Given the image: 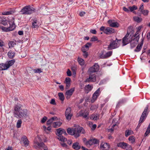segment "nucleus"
Here are the masks:
<instances>
[{"instance_id":"obj_53","label":"nucleus","mask_w":150,"mask_h":150,"mask_svg":"<svg viewBox=\"0 0 150 150\" xmlns=\"http://www.w3.org/2000/svg\"><path fill=\"white\" fill-rule=\"evenodd\" d=\"M97 40V38L95 36H94L91 38L90 41H95Z\"/></svg>"},{"instance_id":"obj_15","label":"nucleus","mask_w":150,"mask_h":150,"mask_svg":"<svg viewBox=\"0 0 150 150\" xmlns=\"http://www.w3.org/2000/svg\"><path fill=\"white\" fill-rule=\"evenodd\" d=\"M9 24L10 26L8 28V29H7L6 30H9V31L13 30L16 27L13 20H11V21H9Z\"/></svg>"},{"instance_id":"obj_51","label":"nucleus","mask_w":150,"mask_h":150,"mask_svg":"<svg viewBox=\"0 0 150 150\" xmlns=\"http://www.w3.org/2000/svg\"><path fill=\"white\" fill-rule=\"evenodd\" d=\"M116 125V124H114L112 125V127L111 129H108V132H112L114 131V129H115L114 128V127Z\"/></svg>"},{"instance_id":"obj_3","label":"nucleus","mask_w":150,"mask_h":150,"mask_svg":"<svg viewBox=\"0 0 150 150\" xmlns=\"http://www.w3.org/2000/svg\"><path fill=\"white\" fill-rule=\"evenodd\" d=\"M63 129L59 128L56 130V134L58 136L57 138L61 142H65L67 141V139L62 136L63 134Z\"/></svg>"},{"instance_id":"obj_52","label":"nucleus","mask_w":150,"mask_h":150,"mask_svg":"<svg viewBox=\"0 0 150 150\" xmlns=\"http://www.w3.org/2000/svg\"><path fill=\"white\" fill-rule=\"evenodd\" d=\"M11 12H12L11 11L4 12L2 13V14L3 15H8L11 14L12 13Z\"/></svg>"},{"instance_id":"obj_43","label":"nucleus","mask_w":150,"mask_h":150,"mask_svg":"<svg viewBox=\"0 0 150 150\" xmlns=\"http://www.w3.org/2000/svg\"><path fill=\"white\" fill-rule=\"evenodd\" d=\"M148 110V107H146L144 109L143 112L142 114V117L143 116H144L145 117H146L147 116V114H146V112Z\"/></svg>"},{"instance_id":"obj_28","label":"nucleus","mask_w":150,"mask_h":150,"mask_svg":"<svg viewBox=\"0 0 150 150\" xmlns=\"http://www.w3.org/2000/svg\"><path fill=\"white\" fill-rule=\"evenodd\" d=\"M15 54V52L11 50H10L8 53V56L9 58L12 59L14 57Z\"/></svg>"},{"instance_id":"obj_8","label":"nucleus","mask_w":150,"mask_h":150,"mask_svg":"<svg viewBox=\"0 0 150 150\" xmlns=\"http://www.w3.org/2000/svg\"><path fill=\"white\" fill-rule=\"evenodd\" d=\"M99 69V66L97 63H95V64L91 67L88 69L89 73L95 72L97 71Z\"/></svg>"},{"instance_id":"obj_46","label":"nucleus","mask_w":150,"mask_h":150,"mask_svg":"<svg viewBox=\"0 0 150 150\" xmlns=\"http://www.w3.org/2000/svg\"><path fill=\"white\" fill-rule=\"evenodd\" d=\"M16 44L15 42L14 41H10L8 43L9 47V48L13 47L14 45Z\"/></svg>"},{"instance_id":"obj_19","label":"nucleus","mask_w":150,"mask_h":150,"mask_svg":"<svg viewBox=\"0 0 150 150\" xmlns=\"http://www.w3.org/2000/svg\"><path fill=\"white\" fill-rule=\"evenodd\" d=\"M76 127L79 134H80V133H82V134L85 133V131L82 127L79 126V125H76Z\"/></svg>"},{"instance_id":"obj_6","label":"nucleus","mask_w":150,"mask_h":150,"mask_svg":"<svg viewBox=\"0 0 150 150\" xmlns=\"http://www.w3.org/2000/svg\"><path fill=\"white\" fill-rule=\"evenodd\" d=\"M117 146L123 149H126V150H132V148L131 146L124 142H121L118 143Z\"/></svg>"},{"instance_id":"obj_32","label":"nucleus","mask_w":150,"mask_h":150,"mask_svg":"<svg viewBox=\"0 0 150 150\" xmlns=\"http://www.w3.org/2000/svg\"><path fill=\"white\" fill-rule=\"evenodd\" d=\"M58 96L60 100L62 102H63L64 99V97L62 93H58Z\"/></svg>"},{"instance_id":"obj_20","label":"nucleus","mask_w":150,"mask_h":150,"mask_svg":"<svg viewBox=\"0 0 150 150\" xmlns=\"http://www.w3.org/2000/svg\"><path fill=\"white\" fill-rule=\"evenodd\" d=\"M79 115L78 116H82L84 118H86L88 115V113L87 112L81 111L79 113Z\"/></svg>"},{"instance_id":"obj_13","label":"nucleus","mask_w":150,"mask_h":150,"mask_svg":"<svg viewBox=\"0 0 150 150\" xmlns=\"http://www.w3.org/2000/svg\"><path fill=\"white\" fill-rule=\"evenodd\" d=\"M74 90L75 88H73L66 92L65 96L67 99H69L70 98L71 96L72 95L74 91Z\"/></svg>"},{"instance_id":"obj_36","label":"nucleus","mask_w":150,"mask_h":150,"mask_svg":"<svg viewBox=\"0 0 150 150\" xmlns=\"http://www.w3.org/2000/svg\"><path fill=\"white\" fill-rule=\"evenodd\" d=\"M133 133V132L131 130H127L125 132V135L126 137L131 134Z\"/></svg>"},{"instance_id":"obj_58","label":"nucleus","mask_w":150,"mask_h":150,"mask_svg":"<svg viewBox=\"0 0 150 150\" xmlns=\"http://www.w3.org/2000/svg\"><path fill=\"white\" fill-rule=\"evenodd\" d=\"M53 122V120L50 118L47 122V125H50Z\"/></svg>"},{"instance_id":"obj_22","label":"nucleus","mask_w":150,"mask_h":150,"mask_svg":"<svg viewBox=\"0 0 150 150\" xmlns=\"http://www.w3.org/2000/svg\"><path fill=\"white\" fill-rule=\"evenodd\" d=\"M9 68V67L8 66L7 63H2L0 65V70H5Z\"/></svg>"},{"instance_id":"obj_29","label":"nucleus","mask_w":150,"mask_h":150,"mask_svg":"<svg viewBox=\"0 0 150 150\" xmlns=\"http://www.w3.org/2000/svg\"><path fill=\"white\" fill-rule=\"evenodd\" d=\"M88 125L92 130H94L96 127V124L93 125L92 122H88Z\"/></svg>"},{"instance_id":"obj_24","label":"nucleus","mask_w":150,"mask_h":150,"mask_svg":"<svg viewBox=\"0 0 150 150\" xmlns=\"http://www.w3.org/2000/svg\"><path fill=\"white\" fill-rule=\"evenodd\" d=\"M62 123L61 122H53L52 124V126L54 128H57L60 126Z\"/></svg>"},{"instance_id":"obj_12","label":"nucleus","mask_w":150,"mask_h":150,"mask_svg":"<svg viewBox=\"0 0 150 150\" xmlns=\"http://www.w3.org/2000/svg\"><path fill=\"white\" fill-rule=\"evenodd\" d=\"M117 44L116 42V40L114 41L108 45V50H112L118 47Z\"/></svg>"},{"instance_id":"obj_63","label":"nucleus","mask_w":150,"mask_h":150,"mask_svg":"<svg viewBox=\"0 0 150 150\" xmlns=\"http://www.w3.org/2000/svg\"><path fill=\"white\" fill-rule=\"evenodd\" d=\"M51 119L53 120L54 121H57L58 120V118L57 117L54 116L53 117H52Z\"/></svg>"},{"instance_id":"obj_17","label":"nucleus","mask_w":150,"mask_h":150,"mask_svg":"<svg viewBox=\"0 0 150 150\" xmlns=\"http://www.w3.org/2000/svg\"><path fill=\"white\" fill-rule=\"evenodd\" d=\"M21 139L25 146H27L28 145L29 141L26 136H23L22 137Z\"/></svg>"},{"instance_id":"obj_5","label":"nucleus","mask_w":150,"mask_h":150,"mask_svg":"<svg viewBox=\"0 0 150 150\" xmlns=\"http://www.w3.org/2000/svg\"><path fill=\"white\" fill-rule=\"evenodd\" d=\"M132 40V37L131 36L129 35V34L127 33L122 39L123 45L124 46L127 45L131 42Z\"/></svg>"},{"instance_id":"obj_4","label":"nucleus","mask_w":150,"mask_h":150,"mask_svg":"<svg viewBox=\"0 0 150 150\" xmlns=\"http://www.w3.org/2000/svg\"><path fill=\"white\" fill-rule=\"evenodd\" d=\"M36 140L34 141L35 144H36L40 147H42L44 150H47L48 148L47 146L43 142L39 143V142L42 141L40 137L38 136L36 138Z\"/></svg>"},{"instance_id":"obj_47","label":"nucleus","mask_w":150,"mask_h":150,"mask_svg":"<svg viewBox=\"0 0 150 150\" xmlns=\"http://www.w3.org/2000/svg\"><path fill=\"white\" fill-rule=\"evenodd\" d=\"M38 27V26L37 24V22L36 21H34L33 22H32V28H37Z\"/></svg>"},{"instance_id":"obj_11","label":"nucleus","mask_w":150,"mask_h":150,"mask_svg":"<svg viewBox=\"0 0 150 150\" xmlns=\"http://www.w3.org/2000/svg\"><path fill=\"white\" fill-rule=\"evenodd\" d=\"M100 93V88H98L94 93L91 100L92 103H93L99 95Z\"/></svg>"},{"instance_id":"obj_49","label":"nucleus","mask_w":150,"mask_h":150,"mask_svg":"<svg viewBox=\"0 0 150 150\" xmlns=\"http://www.w3.org/2000/svg\"><path fill=\"white\" fill-rule=\"evenodd\" d=\"M129 141L131 142V143H133L135 141L134 137V136H133L130 137L129 138Z\"/></svg>"},{"instance_id":"obj_39","label":"nucleus","mask_w":150,"mask_h":150,"mask_svg":"<svg viewBox=\"0 0 150 150\" xmlns=\"http://www.w3.org/2000/svg\"><path fill=\"white\" fill-rule=\"evenodd\" d=\"M142 46V44H139L137 47L136 49L134 50L135 52H139L141 50Z\"/></svg>"},{"instance_id":"obj_30","label":"nucleus","mask_w":150,"mask_h":150,"mask_svg":"<svg viewBox=\"0 0 150 150\" xmlns=\"http://www.w3.org/2000/svg\"><path fill=\"white\" fill-rule=\"evenodd\" d=\"M129 8L131 12H133L134 13L136 14V12L134 11L137 10V7L136 6L134 5L132 6H129Z\"/></svg>"},{"instance_id":"obj_48","label":"nucleus","mask_w":150,"mask_h":150,"mask_svg":"<svg viewBox=\"0 0 150 150\" xmlns=\"http://www.w3.org/2000/svg\"><path fill=\"white\" fill-rule=\"evenodd\" d=\"M22 122L21 120H18L17 123V128H20L21 127V125Z\"/></svg>"},{"instance_id":"obj_40","label":"nucleus","mask_w":150,"mask_h":150,"mask_svg":"<svg viewBox=\"0 0 150 150\" xmlns=\"http://www.w3.org/2000/svg\"><path fill=\"white\" fill-rule=\"evenodd\" d=\"M15 62V61L14 59H12L11 60L9 61L8 62V63H7L8 66L9 67L13 65Z\"/></svg>"},{"instance_id":"obj_37","label":"nucleus","mask_w":150,"mask_h":150,"mask_svg":"<svg viewBox=\"0 0 150 150\" xmlns=\"http://www.w3.org/2000/svg\"><path fill=\"white\" fill-rule=\"evenodd\" d=\"M146 117H145L144 116H143L142 117V115H141V116L140 117V120L139 121V123L138 125V126H139V127L140 126V124L142 123L143 122L144 119H145Z\"/></svg>"},{"instance_id":"obj_35","label":"nucleus","mask_w":150,"mask_h":150,"mask_svg":"<svg viewBox=\"0 0 150 150\" xmlns=\"http://www.w3.org/2000/svg\"><path fill=\"white\" fill-rule=\"evenodd\" d=\"M134 20L137 23L140 22L142 20V19L138 16L134 17H133Z\"/></svg>"},{"instance_id":"obj_56","label":"nucleus","mask_w":150,"mask_h":150,"mask_svg":"<svg viewBox=\"0 0 150 150\" xmlns=\"http://www.w3.org/2000/svg\"><path fill=\"white\" fill-rule=\"evenodd\" d=\"M50 103L52 105H56V103L55 101V100L54 99H51Z\"/></svg>"},{"instance_id":"obj_42","label":"nucleus","mask_w":150,"mask_h":150,"mask_svg":"<svg viewBox=\"0 0 150 150\" xmlns=\"http://www.w3.org/2000/svg\"><path fill=\"white\" fill-rule=\"evenodd\" d=\"M64 142H62L60 143V144L62 146L64 147L66 149H69V147L67 145V144Z\"/></svg>"},{"instance_id":"obj_45","label":"nucleus","mask_w":150,"mask_h":150,"mask_svg":"<svg viewBox=\"0 0 150 150\" xmlns=\"http://www.w3.org/2000/svg\"><path fill=\"white\" fill-rule=\"evenodd\" d=\"M99 57L102 59L105 58V54H103V52L102 51L99 54Z\"/></svg>"},{"instance_id":"obj_2","label":"nucleus","mask_w":150,"mask_h":150,"mask_svg":"<svg viewBox=\"0 0 150 150\" xmlns=\"http://www.w3.org/2000/svg\"><path fill=\"white\" fill-rule=\"evenodd\" d=\"M35 9L30 5L24 6L21 10L20 12L23 14H30L33 13Z\"/></svg>"},{"instance_id":"obj_34","label":"nucleus","mask_w":150,"mask_h":150,"mask_svg":"<svg viewBox=\"0 0 150 150\" xmlns=\"http://www.w3.org/2000/svg\"><path fill=\"white\" fill-rule=\"evenodd\" d=\"M78 61L79 64L81 66L84 65V62L83 59L80 57H78Z\"/></svg>"},{"instance_id":"obj_61","label":"nucleus","mask_w":150,"mask_h":150,"mask_svg":"<svg viewBox=\"0 0 150 150\" xmlns=\"http://www.w3.org/2000/svg\"><path fill=\"white\" fill-rule=\"evenodd\" d=\"M83 56L85 58H86L88 56V53L87 52H83Z\"/></svg>"},{"instance_id":"obj_62","label":"nucleus","mask_w":150,"mask_h":150,"mask_svg":"<svg viewBox=\"0 0 150 150\" xmlns=\"http://www.w3.org/2000/svg\"><path fill=\"white\" fill-rule=\"evenodd\" d=\"M91 45V43H89V42H88L87 44H86V45H85V46L86 48H88L89 47V46H90Z\"/></svg>"},{"instance_id":"obj_50","label":"nucleus","mask_w":150,"mask_h":150,"mask_svg":"<svg viewBox=\"0 0 150 150\" xmlns=\"http://www.w3.org/2000/svg\"><path fill=\"white\" fill-rule=\"evenodd\" d=\"M112 51H109L106 53V54H105L106 58H108L110 57L112 55Z\"/></svg>"},{"instance_id":"obj_26","label":"nucleus","mask_w":150,"mask_h":150,"mask_svg":"<svg viewBox=\"0 0 150 150\" xmlns=\"http://www.w3.org/2000/svg\"><path fill=\"white\" fill-rule=\"evenodd\" d=\"M139 32H140L137 31L134 35V37H135L134 38V40H136L137 42L139 41Z\"/></svg>"},{"instance_id":"obj_44","label":"nucleus","mask_w":150,"mask_h":150,"mask_svg":"<svg viewBox=\"0 0 150 150\" xmlns=\"http://www.w3.org/2000/svg\"><path fill=\"white\" fill-rule=\"evenodd\" d=\"M66 118L68 120H70L72 116V114H65Z\"/></svg>"},{"instance_id":"obj_23","label":"nucleus","mask_w":150,"mask_h":150,"mask_svg":"<svg viewBox=\"0 0 150 150\" xmlns=\"http://www.w3.org/2000/svg\"><path fill=\"white\" fill-rule=\"evenodd\" d=\"M93 88L92 86L88 84L85 86L84 88L86 92L88 93L92 90Z\"/></svg>"},{"instance_id":"obj_16","label":"nucleus","mask_w":150,"mask_h":150,"mask_svg":"<svg viewBox=\"0 0 150 150\" xmlns=\"http://www.w3.org/2000/svg\"><path fill=\"white\" fill-rule=\"evenodd\" d=\"M108 23L111 27L117 28L119 26V24L117 22H114L112 20H109Z\"/></svg>"},{"instance_id":"obj_54","label":"nucleus","mask_w":150,"mask_h":150,"mask_svg":"<svg viewBox=\"0 0 150 150\" xmlns=\"http://www.w3.org/2000/svg\"><path fill=\"white\" fill-rule=\"evenodd\" d=\"M71 70L73 71V74H76V67L75 66H74L71 67Z\"/></svg>"},{"instance_id":"obj_1","label":"nucleus","mask_w":150,"mask_h":150,"mask_svg":"<svg viewBox=\"0 0 150 150\" xmlns=\"http://www.w3.org/2000/svg\"><path fill=\"white\" fill-rule=\"evenodd\" d=\"M21 105H16L14 107L13 114L14 116L18 118L27 117L28 116L27 111L26 110H22Z\"/></svg>"},{"instance_id":"obj_64","label":"nucleus","mask_w":150,"mask_h":150,"mask_svg":"<svg viewBox=\"0 0 150 150\" xmlns=\"http://www.w3.org/2000/svg\"><path fill=\"white\" fill-rule=\"evenodd\" d=\"M90 32L93 34H96V31L95 30H90Z\"/></svg>"},{"instance_id":"obj_25","label":"nucleus","mask_w":150,"mask_h":150,"mask_svg":"<svg viewBox=\"0 0 150 150\" xmlns=\"http://www.w3.org/2000/svg\"><path fill=\"white\" fill-rule=\"evenodd\" d=\"M72 148L75 150H79L81 148V146L79 145L78 142H76L73 144Z\"/></svg>"},{"instance_id":"obj_10","label":"nucleus","mask_w":150,"mask_h":150,"mask_svg":"<svg viewBox=\"0 0 150 150\" xmlns=\"http://www.w3.org/2000/svg\"><path fill=\"white\" fill-rule=\"evenodd\" d=\"M110 148V145L107 143H102L100 145V150H108Z\"/></svg>"},{"instance_id":"obj_7","label":"nucleus","mask_w":150,"mask_h":150,"mask_svg":"<svg viewBox=\"0 0 150 150\" xmlns=\"http://www.w3.org/2000/svg\"><path fill=\"white\" fill-rule=\"evenodd\" d=\"M138 12V15L140 16L142 14L144 16H147L148 15L149 11L147 10H144V6L143 5H141L139 8Z\"/></svg>"},{"instance_id":"obj_14","label":"nucleus","mask_w":150,"mask_h":150,"mask_svg":"<svg viewBox=\"0 0 150 150\" xmlns=\"http://www.w3.org/2000/svg\"><path fill=\"white\" fill-rule=\"evenodd\" d=\"M99 142L98 140L95 139H91L88 141L86 143L87 145L91 146L95 144H97Z\"/></svg>"},{"instance_id":"obj_21","label":"nucleus","mask_w":150,"mask_h":150,"mask_svg":"<svg viewBox=\"0 0 150 150\" xmlns=\"http://www.w3.org/2000/svg\"><path fill=\"white\" fill-rule=\"evenodd\" d=\"M114 32V30L110 28H106L105 30V33L107 34H109Z\"/></svg>"},{"instance_id":"obj_41","label":"nucleus","mask_w":150,"mask_h":150,"mask_svg":"<svg viewBox=\"0 0 150 150\" xmlns=\"http://www.w3.org/2000/svg\"><path fill=\"white\" fill-rule=\"evenodd\" d=\"M65 114H72L71 112V109L70 107H69L67 108Z\"/></svg>"},{"instance_id":"obj_27","label":"nucleus","mask_w":150,"mask_h":150,"mask_svg":"<svg viewBox=\"0 0 150 150\" xmlns=\"http://www.w3.org/2000/svg\"><path fill=\"white\" fill-rule=\"evenodd\" d=\"M74 134L73 135H74L76 138H77L80 136V134L78 132V131L76 126H75V128H74Z\"/></svg>"},{"instance_id":"obj_57","label":"nucleus","mask_w":150,"mask_h":150,"mask_svg":"<svg viewBox=\"0 0 150 150\" xmlns=\"http://www.w3.org/2000/svg\"><path fill=\"white\" fill-rule=\"evenodd\" d=\"M67 75L68 76H71V71L69 69H67Z\"/></svg>"},{"instance_id":"obj_59","label":"nucleus","mask_w":150,"mask_h":150,"mask_svg":"<svg viewBox=\"0 0 150 150\" xmlns=\"http://www.w3.org/2000/svg\"><path fill=\"white\" fill-rule=\"evenodd\" d=\"M34 71L35 73H40L42 71H41V69H35L34 70Z\"/></svg>"},{"instance_id":"obj_18","label":"nucleus","mask_w":150,"mask_h":150,"mask_svg":"<svg viewBox=\"0 0 150 150\" xmlns=\"http://www.w3.org/2000/svg\"><path fill=\"white\" fill-rule=\"evenodd\" d=\"M64 83L66 84V88L68 89L70 86L71 79L69 77L66 78Z\"/></svg>"},{"instance_id":"obj_38","label":"nucleus","mask_w":150,"mask_h":150,"mask_svg":"<svg viewBox=\"0 0 150 150\" xmlns=\"http://www.w3.org/2000/svg\"><path fill=\"white\" fill-rule=\"evenodd\" d=\"M98 118L99 117L97 115H92L90 117V119H91L94 120H97V119H98Z\"/></svg>"},{"instance_id":"obj_60","label":"nucleus","mask_w":150,"mask_h":150,"mask_svg":"<svg viewBox=\"0 0 150 150\" xmlns=\"http://www.w3.org/2000/svg\"><path fill=\"white\" fill-rule=\"evenodd\" d=\"M47 119V117L45 116L43 117L42 120H41V122L42 123L45 122Z\"/></svg>"},{"instance_id":"obj_9","label":"nucleus","mask_w":150,"mask_h":150,"mask_svg":"<svg viewBox=\"0 0 150 150\" xmlns=\"http://www.w3.org/2000/svg\"><path fill=\"white\" fill-rule=\"evenodd\" d=\"M89 74V77L86 79L85 81L88 82H95L96 80V75L94 74H93L90 73Z\"/></svg>"},{"instance_id":"obj_55","label":"nucleus","mask_w":150,"mask_h":150,"mask_svg":"<svg viewBox=\"0 0 150 150\" xmlns=\"http://www.w3.org/2000/svg\"><path fill=\"white\" fill-rule=\"evenodd\" d=\"M81 50L83 52H86V51L88 50V48H86L84 46L82 47Z\"/></svg>"},{"instance_id":"obj_31","label":"nucleus","mask_w":150,"mask_h":150,"mask_svg":"<svg viewBox=\"0 0 150 150\" xmlns=\"http://www.w3.org/2000/svg\"><path fill=\"white\" fill-rule=\"evenodd\" d=\"M138 41L137 42H136V40H134V39H133L131 41V47L132 48H133L137 44Z\"/></svg>"},{"instance_id":"obj_33","label":"nucleus","mask_w":150,"mask_h":150,"mask_svg":"<svg viewBox=\"0 0 150 150\" xmlns=\"http://www.w3.org/2000/svg\"><path fill=\"white\" fill-rule=\"evenodd\" d=\"M74 128H68L67 130V133L70 135H73L74 134Z\"/></svg>"}]
</instances>
